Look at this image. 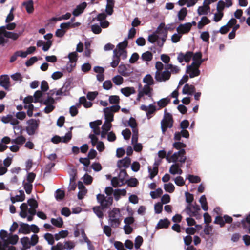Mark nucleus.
<instances>
[{
	"label": "nucleus",
	"instance_id": "30",
	"mask_svg": "<svg viewBox=\"0 0 250 250\" xmlns=\"http://www.w3.org/2000/svg\"><path fill=\"white\" fill-rule=\"evenodd\" d=\"M16 24L14 22L8 23L5 26H2L0 27V30L1 33H3L4 31H6V29L8 30H12L15 28Z\"/></svg>",
	"mask_w": 250,
	"mask_h": 250
},
{
	"label": "nucleus",
	"instance_id": "21",
	"mask_svg": "<svg viewBox=\"0 0 250 250\" xmlns=\"http://www.w3.org/2000/svg\"><path fill=\"white\" fill-rule=\"evenodd\" d=\"M114 0H107L105 11L108 15H111L113 12Z\"/></svg>",
	"mask_w": 250,
	"mask_h": 250
},
{
	"label": "nucleus",
	"instance_id": "51",
	"mask_svg": "<svg viewBox=\"0 0 250 250\" xmlns=\"http://www.w3.org/2000/svg\"><path fill=\"white\" fill-rule=\"evenodd\" d=\"M143 242V239L141 236H137L135 239L134 247L136 249L140 248Z\"/></svg>",
	"mask_w": 250,
	"mask_h": 250
},
{
	"label": "nucleus",
	"instance_id": "14",
	"mask_svg": "<svg viewBox=\"0 0 250 250\" xmlns=\"http://www.w3.org/2000/svg\"><path fill=\"white\" fill-rule=\"evenodd\" d=\"M70 89L69 83H65L61 88L56 91L57 96H66L68 94V91Z\"/></svg>",
	"mask_w": 250,
	"mask_h": 250
},
{
	"label": "nucleus",
	"instance_id": "8",
	"mask_svg": "<svg viewBox=\"0 0 250 250\" xmlns=\"http://www.w3.org/2000/svg\"><path fill=\"white\" fill-rule=\"evenodd\" d=\"M171 76V72L169 71H164L163 72L156 71L155 78L159 82H165L169 80Z\"/></svg>",
	"mask_w": 250,
	"mask_h": 250
},
{
	"label": "nucleus",
	"instance_id": "11",
	"mask_svg": "<svg viewBox=\"0 0 250 250\" xmlns=\"http://www.w3.org/2000/svg\"><path fill=\"white\" fill-rule=\"evenodd\" d=\"M191 28V24L190 22H187L185 24H181L177 28L178 33L183 34L188 33Z\"/></svg>",
	"mask_w": 250,
	"mask_h": 250
},
{
	"label": "nucleus",
	"instance_id": "31",
	"mask_svg": "<svg viewBox=\"0 0 250 250\" xmlns=\"http://www.w3.org/2000/svg\"><path fill=\"white\" fill-rule=\"evenodd\" d=\"M102 209H104L101 205L100 206H96L93 208V210L97 216L99 218H103L104 216L103 212Z\"/></svg>",
	"mask_w": 250,
	"mask_h": 250
},
{
	"label": "nucleus",
	"instance_id": "49",
	"mask_svg": "<svg viewBox=\"0 0 250 250\" xmlns=\"http://www.w3.org/2000/svg\"><path fill=\"white\" fill-rule=\"evenodd\" d=\"M27 203L28 205L30 207V208L36 209L38 207V204L34 198H30L28 200Z\"/></svg>",
	"mask_w": 250,
	"mask_h": 250
},
{
	"label": "nucleus",
	"instance_id": "9",
	"mask_svg": "<svg viewBox=\"0 0 250 250\" xmlns=\"http://www.w3.org/2000/svg\"><path fill=\"white\" fill-rule=\"evenodd\" d=\"M130 68V65L121 64L118 67V72L123 76L128 77L133 72V70Z\"/></svg>",
	"mask_w": 250,
	"mask_h": 250
},
{
	"label": "nucleus",
	"instance_id": "35",
	"mask_svg": "<svg viewBox=\"0 0 250 250\" xmlns=\"http://www.w3.org/2000/svg\"><path fill=\"white\" fill-rule=\"evenodd\" d=\"M148 171L149 173V178L151 179H153V178L158 174V168L157 167H154L152 169L151 167L149 166L148 167Z\"/></svg>",
	"mask_w": 250,
	"mask_h": 250
},
{
	"label": "nucleus",
	"instance_id": "18",
	"mask_svg": "<svg viewBox=\"0 0 250 250\" xmlns=\"http://www.w3.org/2000/svg\"><path fill=\"white\" fill-rule=\"evenodd\" d=\"M30 232V225L27 223H21L19 229V233H21L24 234H28Z\"/></svg>",
	"mask_w": 250,
	"mask_h": 250
},
{
	"label": "nucleus",
	"instance_id": "38",
	"mask_svg": "<svg viewBox=\"0 0 250 250\" xmlns=\"http://www.w3.org/2000/svg\"><path fill=\"white\" fill-rule=\"evenodd\" d=\"M23 186L26 193L28 194H30L33 188L32 183L25 182L24 181H23Z\"/></svg>",
	"mask_w": 250,
	"mask_h": 250
},
{
	"label": "nucleus",
	"instance_id": "36",
	"mask_svg": "<svg viewBox=\"0 0 250 250\" xmlns=\"http://www.w3.org/2000/svg\"><path fill=\"white\" fill-rule=\"evenodd\" d=\"M0 250H16L15 247L8 245L6 242L0 241Z\"/></svg>",
	"mask_w": 250,
	"mask_h": 250
},
{
	"label": "nucleus",
	"instance_id": "34",
	"mask_svg": "<svg viewBox=\"0 0 250 250\" xmlns=\"http://www.w3.org/2000/svg\"><path fill=\"white\" fill-rule=\"evenodd\" d=\"M149 85H145L142 90L144 91V93L145 95L148 96L149 98H150L152 100H153L152 96L151 94V91H152V88L150 87Z\"/></svg>",
	"mask_w": 250,
	"mask_h": 250
},
{
	"label": "nucleus",
	"instance_id": "53",
	"mask_svg": "<svg viewBox=\"0 0 250 250\" xmlns=\"http://www.w3.org/2000/svg\"><path fill=\"white\" fill-rule=\"evenodd\" d=\"M165 190L169 193H172L175 189V187L174 185L171 183L164 184Z\"/></svg>",
	"mask_w": 250,
	"mask_h": 250
},
{
	"label": "nucleus",
	"instance_id": "52",
	"mask_svg": "<svg viewBox=\"0 0 250 250\" xmlns=\"http://www.w3.org/2000/svg\"><path fill=\"white\" fill-rule=\"evenodd\" d=\"M111 122L104 121V124L102 126V130L104 131V132H108L111 128L112 125L111 124Z\"/></svg>",
	"mask_w": 250,
	"mask_h": 250
},
{
	"label": "nucleus",
	"instance_id": "54",
	"mask_svg": "<svg viewBox=\"0 0 250 250\" xmlns=\"http://www.w3.org/2000/svg\"><path fill=\"white\" fill-rule=\"evenodd\" d=\"M44 239L47 241L48 244L52 245L54 243V237L52 234L46 233L44 236Z\"/></svg>",
	"mask_w": 250,
	"mask_h": 250
},
{
	"label": "nucleus",
	"instance_id": "22",
	"mask_svg": "<svg viewBox=\"0 0 250 250\" xmlns=\"http://www.w3.org/2000/svg\"><path fill=\"white\" fill-rule=\"evenodd\" d=\"M170 223V221L167 218L160 219L158 223L156 228L158 229L162 228H167L168 227Z\"/></svg>",
	"mask_w": 250,
	"mask_h": 250
},
{
	"label": "nucleus",
	"instance_id": "56",
	"mask_svg": "<svg viewBox=\"0 0 250 250\" xmlns=\"http://www.w3.org/2000/svg\"><path fill=\"white\" fill-rule=\"evenodd\" d=\"M113 83L117 85H120L123 82V78L121 76L117 75L112 79Z\"/></svg>",
	"mask_w": 250,
	"mask_h": 250
},
{
	"label": "nucleus",
	"instance_id": "23",
	"mask_svg": "<svg viewBox=\"0 0 250 250\" xmlns=\"http://www.w3.org/2000/svg\"><path fill=\"white\" fill-rule=\"evenodd\" d=\"M126 194V190L125 189H115L113 192V196L114 197L116 201H118L120 198V196H125Z\"/></svg>",
	"mask_w": 250,
	"mask_h": 250
},
{
	"label": "nucleus",
	"instance_id": "6",
	"mask_svg": "<svg viewBox=\"0 0 250 250\" xmlns=\"http://www.w3.org/2000/svg\"><path fill=\"white\" fill-rule=\"evenodd\" d=\"M40 123L39 119H31L27 121L28 126L26 127L27 133L32 136L35 134L36 130L38 128Z\"/></svg>",
	"mask_w": 250,
	"mask_h": 250
},
{
	"label": "nucleus",
	"instance_id": "28",
	"mask_svg": "<svg viewBox=\"0 0 250 250\" xmlns=\"http://www.w3.org/2000/svg\"><path fill=\"white\" fill-rule=\"evenodd\" d=\"M188 72H190L189 77L190 78L198 76L200 74V71L199 68L194 66H192Z\"/></svg>",
	"mask_w": 250,
	"mask_h": 250
},
{
	"label": "nucleus",
	"instance_id": "1",
	"mask_svg": "<svg viewBox=\"0 0 250 250\" xmlns=\"http://www.w3.org/2000/svg\"><path fill=\"white\" fill-rule=\"evenodd\" d=\"M167 34L165 23L161 22L156 30L148 36V41L153 44L156 42L157 46L161 48L166 41Z\"/></svg>",
	"mask_w": 250,
	"mask_h": 250
},
{
	"label": "nucleus",
	"instance_id": "63",
	"mask_svg": "<svg viewBox=\"0 0 250 250\" xmlns=\"http://www.w3.org/2000/svg\"><path fill=\"white\" fill-rule=\"evenodd\" d=\"M175 183L178 186H182L185 184V181L182 177L178 176L174 179Z\"/></svg>",
	"mask_w": 250,
	"mask_h": 250
},
{
	"label": "nucleus",
	"instance_id": "32",
	"mask_svg": "<svg viewBox=\"0 0 250 250\" xmlns=\"http://www.w3.org/2000/svg\"><path fill=\"white\" fill-rule=\"evenodd\" d=\"M247 222L250 225V214L248 215L245 219H243L241 220L240 222H238L236 223L233 224V225L237 226L238 227L240 226V224H242L243 225V227L246 229L247 228L246 223Z\"/></svg>",
	"mask_w": 250,
	"mask_h": 250
},
{
	"label": "nucleus",
	"instance_id": "33",
	"mask_svg": "<svg viewBox=\"0 0 250 250\" xmlns=\"http://www.w3.org/2000/svg\"><path fill=\"white\" fill-rule=\"evenodd\" d=\"M199 201L201 205L202 208L205 211H207L208 209V207L207 205V199L205 195H202Z\"/></svg>",
	"mask_w": 250,
	"mask_h": 250
},
{
	"label": "nucleus",
	"instance_id": "15",
	"mask_svg": "<svg viewBox=\"0 0 250 250\" xmlns=\"http://www.w3.org/2000/svg\"><path fill=\"white\" fill-rule=\"evenodd\" d=\"M195 92V86L189 84H186L182 89V93L185 95H192Z\"/></svg>",
	"mask_w": 250,
	"mask_h": 250
},
{
	"label": "nucleus",
	"instance_id": "48",
	"mask_svg": "<svg viewBox=\"0 0 250 250\" xmlns=\"http://www.w3.org/2000/svg\"><path fill=\"white\" fill-rule=\"evenodd\" d=\"M68 58L69 59L70 63H75L76 62L78 58V54L76 52H72L68 54Z\"/></svg>",
	"mask_w": 250,
	"mask_h": 250
},
{
	"label": "nucleus",
	"instance_id": "5",
	"mask_svg": "<svg viewBox=\"0 0 250 250\" xmlns=\"http://www.w3.org/2000/svg\"><path fill=\"white\" fill-rule=\"evenodd\" d=\"M120 108L118 104L112 105L110 107H106L103 110L104 114L105 121L112 122L114 120L113 113L117 112Z\"/></svg>",
	"mask_w": 250,
	"mask_h": 250
},
{
	"label": "nucleus",
	"instance_id": "19",
	"mask_svg": "<svg viewBox=\"0 0 250 250\" xmlns=\"http://www.w3.org/2000/svg\"><path fill=\"white\" fill-rule=\"evenodd\" d=\"M131 163V159L128 157H126L122 160H120L118 161L117 165L118 167H121L125 168H128Z\"/></svg>",
	"mask_w": 250,
	"mask_h": 250
},
{
	"label": "nucleus",
	"instance_id": "41",
	"mask_svg": "<svg viewBox=\"0 0 250 250\" xmlns=\"http://www.w3.org/2000/svg\"><path fill=\"white\" fill-rule=\"evenodd\" d=\"M80 103L83 104L85 108H89L92 106V103L90 101H87L84 96H82L80 98Z\"/></svg>",
	"mask_w": 250,
	"mask_h": 250
},
{
	"label": "nucleus",
	"instance_id": "58",
	"mask_svg": "<svg viewBox=\"0 0 250 250\" xmlns=\"http://www.w3.org/2000/svg\"><path fill=\"white\" fill-rule=\"evenodd\" d=\"M185 195L186 197V202L189 205H191L194 200L193 195L188 192H186L185 193Z\"/></svg>",
	"mask_w": 250,
	"mask_h": 250
},
{
	"label": "nucleus",
	"instance_id": "10",
	"mask_svg": "<svg viewBox=\"0 0 250 250\" xmlns=\"http://www.w3.org/2000/svg\"><path fill=\"white\" fill-rule=\"evenodd\" d=\"M0 85L5 90H8L10 87V78L7 75H2L0 76Z\"/></svg>",
	"mask_w": 250,
	"mask_h": 250
},
{
	"label": "nucleus",
	"instance_id": "60",
	"mask_svg": "<svg viewBox=\"0 0 250 250\" xmlns=\"http://www.w3.org/2000/svg\"><path fill=\"white\" fill-rule=\"evenodd\" d=\"M173 146L176 149L180 150V149H183L182 148L186 147V144L183 143V142L178 141L173 144Z\"/></svg>",
	"mask_w": 250,
	"mask_h": 250
},
{
	"label": "nucleus",
	"instance_id": "57",
	"mask_svg": "<svg viewBox=\"0 0 250 250\" xmlns=\"http://www.w3.org/2000/svg\"><path fill=\"white\" fill-rule=\"evenodd\" d=\"M120 98L118 96L112 95L109 97V102L111 104H118L119 103Z\"/></svg>",
	"mask_w": 250,
	"mask_h": 250
},
{
	"label": "nucleus",
	"instance_id": "16",
	"mask_svg": "<svg viewBox=\"0 0 250 250\" xmlns=\"http://www.w3.org/2000/svg\"><path fill=\"white\" fill-rule=\"evenodd\" d=\"M1 33L5 37L6 39H11L13 41L17 40L21 34V32L15 33L7 31H4L3 33Z\"/></svg>",
	"mask_w": 250,
	"mask_h": 250
},
{
	"label": "nucleus",
	"instance_id": "50",
	"mask_svg": "<svg viewBox=\"0 0 250 250\" xmlns=\"http://www.w3.org/2000/svg\"><path fill=\"white\" fill-rule=\"evenodd\" d=\"M188 179L192 183H198L201 181V178L199 176L191 174L188 175Z\"/></svg>",
	"mask_w": 250,
	"mask_h": 250
},
{
	"label": "nucleus",
	"instance_id": "24",
	"mask_svg": "<svg viewBox=\"0 0 250 250\" xmlns=\"http://www.w3.org/2000/svg\"><path fill=\"white\" fill-rule=\"evenodd\" d=\"M120 61V58L116 55V49L113 50V60L110 63V65L113 68L116 67Z\"/></svg>",
	"mask_w": 250,
	"mask_h": 250
},
{
	"label": "nucleus",
	"instance_id": "27",
	"mask_svg": "<svg viewBox=\"0 0 250 250\" xmlns=\"http://www.w3.org/2000/svg\"><path fill=\"white\" fill-rule=\"evenodd\" d=\"M22 5L25 7L26 10L28 13H32L34 8L33 2L32 0L24 2Z\"/></svg>",
	"mask_w": 250,
	"mask_h": 250
},
{
	"label": "nucleus",
	"instance_id": "45",
	"mask_svg": "<svg viewBox=\"0 0 250 250\" xmlns=\"http://www.w3.org/2000/svg\"><path fill=\"white\" fill-rule=\"evenodd\" d=\"M187 14V10L186 8H182L178 13V17L179 21H183Z\"/></svg>",
	"mask_w": 250,
	"mask_h": 250
},
{
	"label": "nucleus",
	"instance_id": "37",
	"mask_svg": "<svg viewBox=\"0 0 250 250\" xmlns=\"http://www.w3.org/2000/svg\"><path fill=\"white\" fill-rule=\"evenodd\" d=\"M21 243L25 249H29L32 246L30 244V239L28 237H23L21 239Z\"/></svg>",
	"mask_w": 250,
	"mask_h": 250
},
{
	"label": "nucleus",
	"instance_id": "25",
	"mask_svg": "<svg viewBox=\"0 0 250 250\" xmlns=\"http://www.w3.org/2000/svg\"><path fill=\"white\" fill-rule=\"evenodd\" d=\"M210 10V7L208 5H203L199 6L197 10V13L199 15H207Z\"/></svg>",
	"mask_w": 250,
	"mask_h": 250
},
{
	"label": "nucleus",
	"instance_id": "61",
	"mask_svg": "<svg viewBox=\"0 0 250 250\" xmlns=\"http://www.w3.org/2000/svg\"><path fill=\"white\" fill-rule=\"evenodd\" d=\"M214 223L215 224H219L220 227H223L225 225V222L223 218L220 216H217L215 217Z\"/></svg>",
	"mask_w": 250,
	"mask_h": 250
},
{
	"label": "nucleus",
	"instance_id": "20",
	"mask_svg": "<svg viewBox=\"0 0 250 250\" xmlns=\"http://www.w3.org/2000/svg\"><path fill=\"white\" fill-rule=\"evenodd\" d=\"M121 92L125 97H129L131 94H134L136 91L133 87H126L121 89Z\"/></svg>",
	"mask_w": 250,
	"mask_h": 250
},
{
	"label": "nucleus",
	"instance_id": "43",
	"mask_svg": "<svg viewBox=\"0 0 250 250\" xmlns=\"http://www.w3.org/2000/svg\"><path fill=\"white\" fill-rule=\"evenodd\" d=\"M203 61L202 60H198L196 61H193L191 65L187 66L186 72L188 73V72L189 70V69L191 68H192V66H194L195 67H197L198 68H199V66L201 65Z\"/></svg>",
	"mask_w": 250,
	"mask_h": 250
},
{
	"label": "nucleus",
	"instance_id": "55",
	"mask_svg": "<svg viewBox=\"0 0 250 250\" xmlns=\"http://www.w3.org/2000/svg\"><path fill=\"white\" fill-rule=\"evenodd\" d=\"M111 183L113 187H116L121 186L123 183H121L119 177H114L111 180Z\"/></svg>",
	"mask_w": 250,
	"mask_h": 250
},
{
	"label": "nucleus",
	"instance_id": "2",
	"mask_svg": "<svg viewBox=\"0 0 250 250\" xmlns=\"http://www.w3.org/2000/svg\"><path fill=\"white\" fill-rule=\"evenodd\" d=\"M114 190L110 187H106L104 190L107 196L104 194H98L97 195V201L101 205L103 209L108 208L113 203V192Z\"/></svg>",
	"mask_w": 250,
	"mask_h": 250
},
{
	"label": "nucleus",
	"instance_id": "13",
	"mask_svg": "<svg viewBox=\"0 0 250 250\" xmlns=\"http://www.w3.org/2000/svg\"><path fill=\"white\" fill-rule=\"evenodd\" d=\"M167 109L165 110L164 118L162 121H164V124L168 125L169 128H171L173 126V120L172 115L169 113L166 112Z\"/></svg>",
	"mask_w": 250,
	"mask_h": 250
},
{
	"label": "nucleus",
	"instance_id": "64",
	"mask_svg": "<svg viewBox=\"0 0 250 250\" xmlns=\"http://www.w3.org/2000/svg\"><path fill=\"white\" fill-rule=\"evenodd\" d=\"M83 178V182L86 185L90 184L93 180L92 176L87 174H85Z\"/></svg>",
	"mask_w": 250,
	"mask_h": 250
},
{
	"label": "nucleus",
	"instance_id": "47",
	"mask_svg": "<svg viewBox=\"0 0 250 250\" xmlns=\"http://www.w3.org/2000/svg\"><path fill=\"white\" fill-rule=\"evenodd\" d=\"M186 209L187 213L190 216H194L197 218V216H199L198 211L192 210L191 207L189 206H187Z\"/></svg>",
	"mask_w": 250,
	"mask_h": 250
},
{
	"label": "nucleus",
	"instance_id": "7",
	"mask_svg": "<svg viewBox=\"0 0 250 250\" xmlns=\"http://www.w3.org/2000/svg\"><path fill=\"white\" fill-rule=\"evenodd\" d=\"M71 138L72 133L71 131H68L66 133L65 135L63 137L55 135L51 138V141L54 144H58L60 142L66 143L71 139Z\"/></svg>",
	"mask_w": 250,
	"mask_h": 250
},
{
	"label": "nucleus",
	"instance_id": "12",
	"mask_svg": "<svg viewBox=\"0 0 250 250\" xmlns=\"http://www.w3.org/2000/svg\"><path fill=\"white\" fill-rule=\"evenodd\" d=\"M87 6V3L85 2H83L76 6V7L73 10L72 14L75 17L79 16L83 12L84 9Z\"/></svg>",
	"mask_w": 250,
	"mask_h": 250
},
{
	"label": "nucleus",
	"instance_id": "59",
	"mask_svg": "<svg viewBox=\"0 0 250 250\" xmlns=\"http://www.w3.org/2000/svg\"><path fill=\"white\" fill-rule=\"evenodd\" d=\"M56 195L55 196V198L57 200H61L63 199L65 193L63 190H61L60 189H58L56 190Z\"/></svg>",
	"mask_w": 250,
	"mask_h": 250
},
{
	"label": "nucleus",
	"instance_id": "26",
	"mask_svg": "<svg viewBox=\"0 0 250 250\" xmlns=\"http://www.w3.org/2000/svg\"><path fill=\"white\" fill-rule=\"evenodd\" d=\"M55 100L51 96H48L47 97L41 101V104L44 105H54Z\"/></svg>",
	"mask_w": 250,
	"mask_h": 250
},
{
	"label": "nucleus",
	"instance_id": "40",
	"mask_svg": "<svg viewBox=\"0 0 250 250\" xmlns=\"http://www.w3.org/2000/svg\"><path fill=\"white\" fill-rule=\"evenodd\" d=\"M42 92L43 91H42V90H37L35 92L33 96L34 99V103L39 102L41 103V101L42 100V99H40L41 98L42 96Z\"/></svg>",
	"mask_w": 250,
	"mask_h": 250
},
{
	"label": "nucleus",
	"instance_id": "3",
	"mask_svg": "<svg viewBox=\"0 0 250 250\" xmlns=\"http://www.w3.org/2000/svg\"><path fill=\"white\" fill-rule=\"evenodd\" d=\"M108 223L111 227L117 228L121 223V213L120 209L114 208L111 210L108 211Z\"/></svg>",
	"mask_w": 250,
	"mask_h": 250
},
{
	"label": "nucleus",
	"instance_id": "44",
	"mask_svg": "<svg viewBox=\"0 0 250 250\" xmlns=\"http://www.w3.org/2000/svg\"><path fill=\"white\" fill-rule=\"evenodd\" d=\"M163 193V190L161 188H157L155 191H151L150 195L152 198L156 199L160 197Z\"/></svg>",
	"mask_w": 250,
	"mask_h": 250
},
{
	"label": "nucleus",
	"instance_id": "29",
	"mask_svg": "<svg viewBox=\"0 0 250 250\" xmlns=\"http://www.w3.org/2000/svg\"><path fill=\"white\" fill-rule=\"evenodd\" d=\"M51 223L52 224V225L58 228L62 227L63 224L62 219L60 217L56 219L51 218Z\"/></svg>",
	"mask_w": 250,
	"mask_h": 250
},
{
	"label": "nucleus",
	"instance_id": "42",
	"mask_svg": "<svg viewBox=\"0 0 250 250\" xmlns=\"http://www.w3.org/2000/svg\"><path fill=\"white\" fill-rule=\"evenodd\" d=\"M170 101L169 98H164L157 102V104L160 107H164L166 106Z\"/></svg>",
	"mask_w": 250,
	"mask_h": 250
},
{
	"label": "nucleus",
	"instance_id": "4",
	"mask_svg": "<svg viewBox=\"0 0 250 250\" xmlns=\"http://www.w3.org/2000/svg\"><path fill=\"white\" fill-rule=\"evenodd\" d=\"M186 153V151L184 149H182L179 150L177 152H175L170 158H168V157H166L167 160L169 162H174L176 163L178 161L182 164L184 163L186 160L187 157L185 155Z\"/></svg>",
	"mask_w": 250,
	"mask_h": 250
},
{
	"label": "nucleus",
	"instance_id": "46",
	"mask_svg": "<svg viewBox=\"0 0 250 250\" xmlns=\"http://www.w3.org/2000/svg\"><path fill=\"white\" fill-rule=\"evenodd\" d=\"M143 82L146 85H152L154 84V81L152 77L150 74H147L143 79Z\"/></svg>",
	"mask_w": 250,
	"mask_h": 250
},
{
	"label": "nucleus",
	"instance_id": "39",
	"mask_svg": "<svg viewBox=\"0 0 250 250\" xmlns=\"http://www.w3.org/2000/svg\"><path fill=\"white\" fill-rule=\"evenodd\" d=\"M153 57V54L149 51H147L142 54L141 58L143 61L149 62Z\"/></svg>",
	"mask_w": 250,
	"mask_h": 250
},
{
	"label": "nucleus",
	"instance_id": "62",
	"mask_svg": "<svg viewBox=\"0 0 250 250\" xmlns=\"http://www.w3.org/2000/svg\"><path fill=\"white\" fill-rule=\"evenodd\" d=\"M127 182L128 186L131 187H135L138 184V181L135 178H130Z\"/></svg>",
	"mask_w": 250,
	"mask_h": 250
},
{
	"label": "nucleus",
	"instance_id": "17",
	"mask_svg": "<svg viewBox=\"0 0 250 250\" xmlns=\"http://www.w3.org/2000/svg\"><path fill=\"white\" fill-rule=\"evenodd\" d=\"M19 239V237L17 235H13L11 233H9L6 238L5 241H4L3 242H6L8 243V245H10V244L11 245H15Z\"/></svg>",
	"mask_w": 250,
	"mask_h": 250
}]
</instances>
